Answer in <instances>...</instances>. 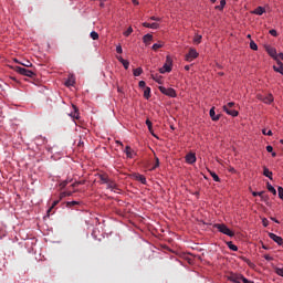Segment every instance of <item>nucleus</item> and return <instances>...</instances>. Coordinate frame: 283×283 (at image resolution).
I'll return each instance as SVG.
<instances>
[{"label":"nucleus","mask_w":283,"mask_h":283,"mask_svg":"<svg viewBox=\"0 0 283 283\" xmlns=\"http://www.w3.org/2000/svg\"><path fill=\"white\" fill-rule=\"evenodd\" d=\"M213 228L217 229L219 233H223V235H228L229 238H233V235H235V233L224 223H214Z\"/></svg>","instance_id":"1"},{"label":"nucleus","mask_w":283,"mask_h":283,"mask_svg":"<svg viewBox=\"0 0 283 283\" xmlns=\"http://www.w3.org/2000/svg\"><path fill=\"white\" fill-rule=\"evenodd\" d=\"M228 280L233 283H255L253 281H249L244 275L235 273L230 274Z\"/></svg>","instance_id":"2"},{"label":"nucleus","mask_w":283,"mask_h":283,"mask_svg":"<svg viewBox=\"0 0 283 283\" xmlns=\"http://www.w3.org/2000/svg\"><path fill=\"white\" fill-rule=\"evenodd\" d=\"M235 103L229 102L228 104L223 105L222 109L228 114V116H232V118H235L239 116V112L235 109H231V107H234Z\"/></svg>","instance_id":"3"},{"label":"nucleus","mask_w":283,"mask_h":283,"mask_svg":"<svg viewBox=\"0 0 283 283\" xmlns=\"http://www.w3.org/2000/svg\"><path fill=\"white\" fill-rule=\"evenodd\" d=\"M174 65V61L169 55L166 56V63L163 67L159 69L160 74H167V72H171V67Z\"/></svg>","instance_id":"4"},{"label":"nucleus","mask_w":283,"mask_h":283,"mask_svg":"<svg viewBox=\"0 0 283 283\" xmlns=\"http://www.w3.org/2000/svg\"><path fill=\"white\" fill-rule=\"evenodd\" d=\"M159 92H161V94H164L165 96H169V98H176V96H178L176 90H174L172 87L167 88L165 86H159Z\"/></svg>","instance_id":"5"},{"label":"nucleus","mask_w":283,"mask_h":283,"mask_svg":"<svg viewBox=\"0 0 283 283\" xmlns=\"http://www.w3.org/2000/svg\"><path fill=\"white\" fill-rule=\"evenodd\" d=\"M15 72L18 74H21L22 76H28V78H33V76H35L33 71H30L25 67H21V66H15Z\"/></svg>","instance_id":"6"},{"label":"nucleus","mask_w":283,"mask_h":283,"mask_svg":"<svg viewBox=\"0 0 283 283\" xmlns=\"http://www.w3.org/2000/svg\"><path fill=\"white\" fill-rule=\"evenodd\" d=\"M198 56H200V53H198L196 49H190L185 56V61H187V63H191V61H196Z\"/></svg>","instance_id":"7"},{"label":"nucleus","mask_w":283,"mask_h":283,"mask_svg":"<svg viewBox=\"0 0 283 283\" xmlns=\"http://www.w3.org/2000/svg\"><path fill=\"white\" fill-rule=\"evenodd\" d=\"M264 48H265V52H268V54H269L272 59H274V61H280V60L277 59V50H276L275 48H273V46H271V45H269V44H266Z\"/></svg>","instance_id":"8"},{"label":"nucleus","mask_w":283,"mask_h":283,"mask_svg":"<svg viewBox=\"0 0 283 283\" xmlns=\"http://www.w3.org/2000/svg\"><path fill=\"white\" fill-rule=\"evenodd\" d=\"M269 238L270 240H273V242H275L276 244H279V247H282L283 244V239L282 237L273 233V232H269Z\"/></svg>","instance_id":"9"},{"label":"nucleus","mask_w":283,"mask_h":283,"mask_svg":"<svg viewBox=\"0 0 283 283\" xmlns=\"http://www.w3.org/2000/svg\"><path fill=\"white\" fill-rule=\"evenodd\" d=\"M64 85L66 87H74V85H76V77H74V75H69V77L66 78Z\"/></svg>","instance_id":"10"},{"label":"nucleus","mask_w":283,"mask_h":283,"mask_svg":"<svg viewBox=\"0 0 283 283\" xmlns=\"http://www.w3.org/2000/svg\"><path fill=\"white\" fill-rule=\"evenodd\" d=\"M143 28H148L149 30H158V28H160V24L158 22H143Z\"/></svg>","instance_id":"11"},{"label":"nucleus","mask_w":283,"mask_h":283,"mask_svg":"<svg viewBox=\"0 0 283 283\" xmlns=\"http://www.w3.org/2000/svg\"><path fill=\"white\" fill-rule=\"evenodd\" d=\"M107 185V189H109V191H114V193H117L118 191V185H116V182H114L112 179L106 182Z\"/></svg>","instance_id":"12"},{"label":"nucleus","mask_w":283,"mask_h":283,"mask_svg":"<svg viewBox=\"0 0 283 283\" xmlns=\"http://www.w3.org/2000/svg\"><path fill=\"white\" fill-rule=\"evenodd\" d=\"M196 160H197L196 154L189 153L188 155H186V163H188V165H193Z\"/></svg>","instance_id":"13"},{"label":"nucleus","mask_w":283,"mask_h":283,"mask_svg":"<svg viewBox=\"0 0 283 283\" xmlns=\"http://www.w3.org/2000/svg\"><path fill=\"white\" fill-rule=\"evenodd\" d=\"M153 41H154V35H151L150 33H147L143 36V42L145 43V45H151Z\"/></svg>","instance_id":"14"},{"label":"nucleus","mask_w":283,"mask_h":283,"mask_svg":"<svg viewBox=\"0 0 283 283\" xmlns=\"http://www.w3.org/2000/svg\"><path fill=\"white\" fill-rule=\"evenodd\" d=\"M73 107V113L70 114L71 118H75L76 120H78V118H81V113H78V107H76V105H72Z\"/></svg>","instance_id":"15"},{"label":"nucleus","mask_w":283,"mask_h":283,"mask_svg":"<svg viewBox=\"0 0 283 283\" xmlns=\"http://www.w3.org/2000/svg\"><path fill=\"white\" fill-rule=\"evenodd\" d=\"M276 65L273 66L274 72H277L279 74H283V63L281 60H276Z\"/></svg>","instance_id":"16"},{"label":"nucleus","mask_w":283,"mask_h":283,"mask_svg":"<svg viewBox=\"0 0 283 283\" xmlns=\"http://www.w3.org/2000/svg\"><path fill=\"white\" fill-rule=\"evenodd\" d=\"M264 12H266V9H264V7H258L256 9L251 11V14H256L258 17H262Z\"/></svg>","instance_id":"17"},{"label":"nucleus","mask_w":283,"mask_h":283,"mask_svg":"<svg viewBox=\"0 0 283 283\" xmlns=\"http://www.w3.org/2000/svg\"><path fill=\"white\" fill-rule=\"evenodd\" d=\"M209 114H210L211 120L213 122L220 120V115H216V107H211Z\"/></svg>","instance_id":"18"},{"label":"nucleus","mask_w":283,"mask_h":283,"mask_svg":"<svg viewBox=\"0 0 283 283\" xmlns=\"http://www.w3.org/2000/svg\"><path fill=\"white\" fill-rule=\"evenodd\" d=\"M124 151H125L127 158H134V156H136V151H134V149H132V147H129V146H126Z\"/></svg>","instance_id":"19"},{"label":"nucleus","mask_w":283,"mask_h":283,"mask_svg":"<svg viewBox=\"0 0 283 283\" xmlns=\"http://www.w3.org/2000/svg\"><path fill=\"white\" fill-rule=\"evenodd\" d=\"M275 101V97H273V94H268L265 97H263V103H265V105H271V103H273Z\"/></svg>","instance_id":"20"},{"label":"nucleus","mask_w":283,"mask_h":283,"mask_svg":"<svg viewBox=\"0 0 283 283\" xmlns=\"http://www.w3.org/2000/svg\"><path fill=\"white\" fill-rule=\"evenodd\" d=\"M263 176L265 178H269V180H273V171L269 170V168L263 167Z\"/></svg>","instance_id":"21"},{"label":"nucleus","mask_w":283,"mask_h":283,"mask_svg":"<svg viewBox=\"0 0 283 283\" xmlns=\"http://www.w3.org/2000/svg\"><path fill=\"white\" fill-rule=\"evenodd\" d=\"M266 189L270 191V193H273V196H277V190H275V187H273L271 182H266Z\"/></svg>","instance_id":"22"},{"label":"nucleus","mask_w":283,"mask_h":283,"mask_svg":"<svg viewBox=\"0 0 283 283\" xmlns=\"http://www.w3.org/2000/svg\"><path fill=\"white\" fill-rule=\"evenodd\" d=\"M144 98H146V101H149V98H151V88L149 86L144 90Z\"/></svg>","instance_id":"23"},{"label":"nucleus","mask_w":283,"mask_h":283,"mask_svg":"<svg viewBox=\"0 0 283 283\" xmlns=\"http://www.w3.org/2000/svg\"><path fill=\"white\" fill-rule=\"evenodd\" d=\"M151 78H153V81H155V82L158 83L159 85H163V76H161V75L151 74Z\"/></svg>","instance_id":"24"},{"label":"nucleus","mask_w":283,"mask_h":283,"mask_svg":"<svg viewBox=\"0 0 283 283\" xmlns=\"http://www.w3.org/2000/svg\"><path fill=\"white\" fill-rule=\"evenodd\" d=\"M99 180L102 185H107V182H109L111 179L107 175H99Z\"/></svg>","instance_id":"25"},{"label":"nucleus","mask_w":283,"mask_h":283,"mask_svg":"<svg viewBox=\"0 0 283 283\" xmlns=\"http://www.w3.org/2000/svg\"><path fill=\"white\" fill-rule=\"evenodd\" d=\"M224 6H227V0H221L220 6H216L214 10H219L220 12H222V10H224Z\"/></svg>","instance_id":"26"},{"label":"nucleus","mask_w":283,"mask_h":283,"mask_svg":"<svg viewBox=\"0 0 283 283\" xmlns=\"http://www.w3.org/2000/svg\"><path fill=\"white\" fill-rule=\"evenodd\" d=\"M15 63H19L20 65H23L24 67H32V62L30 61H24V62H19V60H14Z\"/></svg>","instance_id":"27"},{"label":"nucleus","mask_w":283,"mask_h":283,"mask_svg":"<svg viewBox=\"0 0 283 283\" xmlns=\"http://www.w3.org/2000/svg\"><path fill=\"white\" fill-rule=\"evenodd\" d=\"M146 125H147L148 130L150 132V134H151L153 136H155V138H156V134H154V128H153L151 120L146 119Z\"/></svg>","instance_id":"28"},{"label":"nucleus","mask_w":283,"mask_h":283,"mask_svg":"<svg viewBox=\"0 0 283 283\" xmlns=\"http://www.w3.org/2000/svg\"><path fill=\"white\" fill-rule=\"evenodd\" d=\"M227 247L230 251H238V245L233 244V241L227 242Z\"/></svg>","instance_id":"29"},{"label":"nucleus","mask_w":283,"mask_h":283,"mask_svg":"<svg viewBox=\"0 0 283 283\" xmlns=\"http://www.w3.org/2000/svg\"><path fill=\"white\" fill-rule=\"evenodd\" d=\"M193 43L196 45H200V43H202V35H200V34L195 35Z\"/></svg>","instance_id":"30"},{"label":"nucleus","mask_w":283,"mask_h":283,"mask_svg":"<svg viewBox=\"0 0 283 283\" xmlns=\"http://www.w3.org/2000/svg\"><path fill=\"white\" fill-rule=\"evenodd\" d=\"M209 174L214 182H220V177L214 171L209 170Z\"/></svg>","instance_id":"31"},{"label":"nucleus","mask_w":283,"mask_h":283,"mask_svg":"<svg viewBox=\"0 0 283 283\" xmlns=\"http://www.w3.org/2000/svg\"><path fill=\"white\" fill-rule=\"evenodd\" d=\"M266 151L269 154H272V158H275V156H277V153L273 151V146L271 145L266 146Z\"/></svg>","instance_id":"32"},{"label":"nucleus","mask_w":283,"mask_h":283,"mask_svg":"<svg viewBox=\"0 0 283 283\" xmlns=\"http://www.w3.org/2000/svg\"><path fill=\"white\" fill-rule=\"evenodd\" d=\"M136 179H137L139 182H142V185H147V178H145V176L138 175V176L136 177Z\"/></svg>","instance_id":"33"},{"label":"nucleus","mask_w":283,"mask_h":283,"mask_svg":"<svg viewBox=\"0 0 283 283\" xmlns=\"http://www.w3.org/2000/svg\"><path fill=\"white\" fill-rule=\"evenodd\" d=\"M164 43L159 42V43H155L153 44V50L156 52L157 50H160V48H164Z\"/></svg>","instance_id":"34"},{"label":"nucleus","mask_w":283,"mask_h":283,"mask_svg":"<svg viewBox=\"0 0 283 283\" xmlns=\"http://www.w3.org/2000/svg\"><path fill=\"white\" fill-rule=\"evenodd\" d=\"M134 76H140L143 74V67H137L133 71Z\"/></svg>","instance_id":"35"},{"label":"nucleus","mask_w":283,"mask_h":283,"mask_svg":"<svg viewBox=\"0 0 283 283\" xmlns=\"http://www.w3.org/2000/svg\"><path fill=\"white\" fill-rule=\"evenodd\" d=\"M250 48H251L254 52H258V43H255V41H253V40L250 41Z\"/></svg>","instance_id":"36"},{"label":"nucleus","mask_w":283,"mask_h":283,"mask_svg":"<svg viewBox=\"0 0 283 283\" xmlns=\"http://www.w3.org/2000/svg\"><path fill=\"white\" fill-rule=\"evenodd\" d=\"M59 205V200L53 201L52 206L48 209V216H50V212Z\"/></svg>","instance_id":"37"},{"label":"nucleus","mask_w":283,"mask_h":283,"mask_svg":"<svg viewBox=\"0 0 283 283\" xmlns=\"http://www.w3.org/2000/svg\"><path fill=\"white\" fill-rule=\"evenodd\" d=\"M274 272L276 273V275H280V277H283V268H275Z\"/></svg>","instance_id":"38"},{"label":"nucleus","mask_w":283,"mask_h":283,"mask_svg":"<svg viewBox=\"0 0 283 283\" xmlns=\"http://www.w3.org/2000/svg\"><path fill=\"white\" fill-rule=\"evenodd\" d=\"M91 39H93V41H98V32L92 31L91 32Z\"/></svg>","instance_id":"39"},{"label":"nucleus","mask_w":283,"mask_h":283,"mask_svg":"<svg viewBox=\"0 0 283 283\" xmlns=\"http://www.w3.org/2000/svg\"><path fill=\"white\" fill-rule=\"evenodd\" d=\"M261 200H262V202H265V205H269V200H270L269 195L262 193Z\"/></svg>","instance_id":"40"},{"label":"nucleus","mask_w":283,"mask_h":283,"mask_svg":"<svg viewBox=\"0 0 283 283\" xmlns=\"http://www.w3.org/2000/svg\"><path fill=\"white\" fill-rule=\"evenodd\" d=\"M134 32V28L128 27V29L123 33L125 36H129Z\"/></svg>","instance_id":"41"},{"label":"nucleus","mask_w":283,"mask_h":283,"mask_svg":"<svg viewBox=\"0 0 283 283\" xmlns=\"http://www.w3.org/2000/svg\"><path fill=\"white\" fill-rule=\"evenodd\" d=\"M263 136H273V130H266V128L262 129Z\"/></svg>","instance_id":"42"},{"label":"nucleus","mask_w":283,"mask_h":283,"mask_svg":"<svg viewBox=\"0 0 283 283\" xmlns=\"http://www.w3.org/2000/svg\"><path fill=\"white\" fill-rule=\"evenodd\" d=\"M277 193H279V198H280L281 200H283V188H282V186H279V187H277Z\"/></svg>","instance_id":"43"},{"label":"nucleus","mask_w":283,"mask_h":283,"mask_svg":"<svg viewBox=\"0 0 283 283\" xmlns=\"http://www.w3.org/2000/svg\"><path fill=\"white\" fill-rule=\"evenodd\" d=\"M122 65H124L125 70H129V61L124 60L123 62H120Z\"/></svg>","instance_id":"44"},{"label":"nucleus","mask_w":283,"mask_h":283,"mask_svg":"<svg viewBox=\"0 0 283 283\" xmlns=\"http://www.w3.org/2000/svg\"><path fill=\"white\" fill-rule=\"evenodd\" d=\"M116 52H117V54H123V45L117 44L116 45Z\"/></svg>","instance_id":"45"},{"label":"nucleus","mask_w":283,"mask_h":283,"mask_svg":"<svg viewBox=\"0 0 283 283\" xmlns=\"http://www.w3.org/2000/svg\"><path fill=\"white\" fill-rule=\"evenodd\" d=\"M228 171H229L230 174H238V170H235V168L232 167V166H230V167L228 168Z\"/></svg>","instance_id":"46"},{"label":"nucleus","mask_w":283,"mask_h":283,"mask_svg":"<svg viewBox=\"0 0 283 283\" xmlns=\"http://www.w3.org/2000/svg\"><path fill=\"white\" fill-rule=\"evenodd\" d=\"M262 224H263V227H269V219L263 218L262 219Z\"/></svg>","instance_id":"47"},{"label":"nucleus","mask_w":283,"mask_h":283,"mask_svg":"<svg viewBox=\"0 0 283 283\" xmlns=\"http://www.w3.org/2000/svg\"><path fill=\"white\" fill-rule=\"evenodd\" d=\"M269 33L271 34V36H277V31L274 29L270 30Z\"/></svg>","instance_id":"48"},{"label":"nucleus","mask_w":283,"mask_h":283,"mask_svg":"<svg viewBox=\"0 0 283 283\" xmlns=\"http://www.w3.org/2000/svg\"><path fill=\"white\" fill-rule=\"evenodd\" d=\"M262 193H264V191H260V192L253 191V192H252V196H253L254 198L258 197V196L261 198Z\"/></svg>","instance_id":"49"},{"label":"nucleus","mask_w":283,"mask_h":283,"mask_svg":"<svg viewBox=\"0 0 283 283\" xmlns=\"http://www.w3.org/2000/svg\"><path fill=\"white\" fill-rule=\"evenodd\" d=\"M149 21H161V19L156 15H153L149 18Z\"/></svg>","instance_id":"50"},{"label":"nucleus","mask_w":283,"mask_h":283,"mask_svg":"<svg viewBox=\"0 0 283 283\" xmlns=\"http://www.w3.org/2000/svg\"><path fill=\"white\" fill-rule=\"evenodd\" d=\"M156 163H155V167L154 169H156L157 167H160V159H158V157H156Z\"/></svg>","instance_id":"51"},{"label":"nucleus","mask_w":283,"mask_h":283,"mask_svg":"<svg viewBox=\"0 0 283 283\" xmlns=\"http://www.w3.org/2000/svg\"><path fill=\"white\" fill-rule=\"evenodd\" d=\"M264 260H266L268 262H271L273 260V256L265 254Z\"/></svg>","instance_id":"52"},{"label":"nucleus","mask_w":283,"mask_h":283,"mask_svg":"<svg viewBox=\"0 0 283 283\" xmlns=\"http://www.w3.org/2000/svg\"><path fill=\"white\" fill-rule=\"evenodd\" d=\"M256 98H258V101H262V103L264 102V96H262V94H258Z\"/></svg>","instance_id":"53"},{"label":"nucleus","mask_w":283,"mask_h":283,"mask_svg":"<svg viewBox=\"0 0 283 283\" xmlns=\"http://www.w3.org/2000/svg\"><path fill=\"white\" fill-rule=\"evenodd\" d=\"M60 187H61L62 189L65 188V187H67V181L61 182V184H60Z\"/></svg>","instance_id":"54"},{"label":"nucleus","mask_w":283,"mask_h":283,"mask_svg":"<svg viewBox=\"0 0 283 283\" xmlns=\"http://www.w3.org/2000/svg\"><path fill=\"white\" fill-rule=\"evenodd\" d=\"M116 59H117V61H119V63H123V61H125V59H123V56H120V55H117Z\"/></svg>","instance_id":"55"},{"label":"nucleus","mask_w":283,"mask_h":283,"mask_svg":"<svg viewBox=\"0 0 283 283\" xmlns=\"http://www.w3.org/2000/svg\"><path fill=\"white\" fill-rule=\"evenodd\" d=\"M83 184H84L83 181L74 182V184L72 185V187H78V185H83Z\"/></svg>","instance_id":"56"},{"label":"nucleus","mask_w":283,"mask_h":283,"mask_svg":"<svg viewBox=\"0 0 283 283\" xmlns=\"http://www.w3.org/2000/svg\"><path fill=\"white\" fill-rule=\"evenodd\" d=\"M146 83L145 81H139V87H145Z\"/></svg>","instance_id":"57"},{"label":"nucleus","mask_w":283,"mask_h":283,"mask_svg":"<svg viewBox=\"0 0 283 283\" xmlns=\"http://www.w3.org/2000/svg\"><path fill=\"white\" fill-rule=\"evenodd\" d=\"M277 60H279V61H280V60L283 61V53H279V54H277Z\"/></svg>","instance_id":"58"},{"label":"nucleus","mask_w":283,"mask_h":283,"mask_svg":"<svg viewBox=\"0 0 283 283\" xmlns=\"http://www.w3.org/2000/svg\"><path fill=\"white\" fill-rule=\"evenodd\" d=\"M272 222H275L276 224H280V221L275 218H271Z\"/></svg>","instance_id":"59"},{"label":"nucleus","mask_w":283,"mask_h":283,"mask_svg":"<svg viewBox=\"0 0 283 283\" xmlns=\"http://www.w3.org/2000/svg\"><path fill=\"white\" fill-rule=\"evenodd\" d=\"M132 2L135 4V6H139L140 2H138V0H132Z\"/></svg>","instance_id":"60"},{"label":"nucleus","mask_w":283,"mask_h":283,"mask_svg":"<svg viewBox=\"0 0 283 283\" xmlns=\"http://www.w3.org/2000/svg\"><path fill=\"white\" fill-rule=\"evenodd\" d=\"M185 70H186V72H189V70H191V66L190 65H186Z\"/></svg>","instance_id":"61"},{"label":"nucleus","mask_w":283,"mask_h":283,"mask_svg":"<svg viewBox=\"0 0 283 283\" xmlns=\"http://www.w3.org/2000/svg\"><path fill=\"white\" fill-rule=\"evenodd\" d=\"M116 143H117V145H120V147H123V144L117 140Z\"/></svg>","instance_id":"62"},{"label":"nucleus","mask_w":283,"mask_h":283,"mask_svg":"<svg viewBox=\"0 0 283 283\" xmlns=\"http://www.w3.org/2000/svg\"><path fill=\"white\" fill-rule=\"evenodd\" d=\"M247 39H251V34H248V35H247Z\"/></svg>","instance_id":"63"},{"label":"nucleus","mask_w":283,"mask_h":283,"mask_svg":"<svg viewBox=\"0 0 283 283\" xmlns=\"http://www.w3.org/2000/svg\"><path fill=\"white\" fill-rule=\"evenodd\" d=\"M281 145H283V139H280Z\"/></svg>","instance_id":"64"}]
</instances>
